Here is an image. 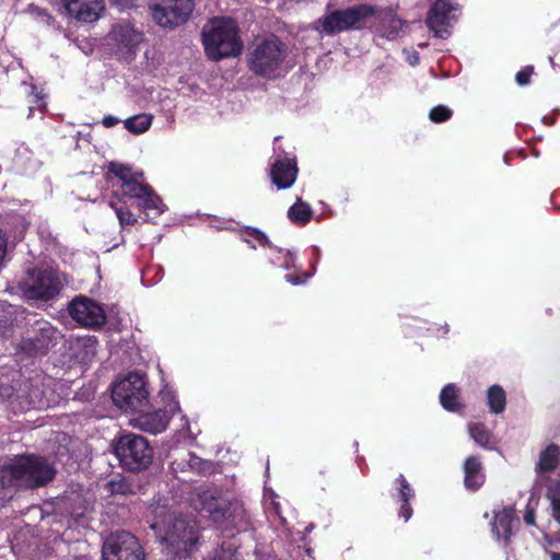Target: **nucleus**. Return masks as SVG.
<instances>
[{
    "instance_id": "nucleus-11",
    "label": "nucleus",
    "mask_w": 560,
    "mask_h": 560,
    "mask_svg": "<svg viewBox=\"0 0 560 560\" xmlns=\"http://www.w3.org/2000/svg\"><path fill=\"white\" fill-rule=\"evenodd\" d=\"M103 560H143V552L138 539L130 533L120 530L112 534L104 541Z\"/></svg>"
},
{
    "instance_id": "nucleus-39",
    "label": "nucleus",
    "mask_w": 560,
    "mask_h": 560,
    "mask_svg": "<svg viewBox=\"0 0 560 560\" xmlns=\"http://www.w3.org/2000/svg\"><path fill=\"white\" fill-rule=\"evenodd\" d=\"M533 68H526L516 73L515 80L518 85H526L529 83V78L532 74Z\"/></svg>"
},
{
    "instance_id": "nucleus-44",
    "label": "nucleus",
    "mask_w": 560,
    "mask_h": 560,
    "mask_svg": "<svg viewBox=\"0 0 560 560\" xmlns=\"http://www.w3.org/2000/svg\"><path fill=\"white\" fill-rule=\"evenodd\" d=\"M119 121H120L119 118L108 115L103 118L102 124L104 127L110 128V127L116 126Z\"/></svg>"
},
{
    "instance_id": "nucleus-30",
    "label": "nucleus",
    "mask_w": 560,
    "mask_h": 560,
    "mask_svg": "<svg viewBox=\"0 0 560 560\" xmlns=\"http://www.w3.org/2000/svg\"><path fill=\"white\" fill-rule=\"evenodd\" d=\"M38 331L40 332V338L36 339V343L34 348L36 350H45L49 347L50 341L56 338L57 331L49 326L47 323H44L38 327Z\"/></svg>"
},
{
    "instance_id": "nucleus-43",
    "label": "nucleus",
    "mask_w": 560,
    "mask_h": 560,
    "mask_svg": "<svg viewBox=\"0 0 560 560\" xmlns=\"http://www.w3.org/2000/svg\"><path fill=\"white\" fill-rule=\"evenodd\" d=\"M399 515L400 517H402L406 522L411 517L412 515V509L411 506L409 505L408 502H404L401 508H400V511H399Z\"/></svg>"
},
{
    "instance_id": "nucleus-22",
    "label": "nucleus",
    "mask_w": 560,
    "mask_h": 560,
    "mask_svg": "<svg viewBox=\"0 0 560 560\" xmlns=\"http://www.w3.org/2000/svg\"><path fill=\"white\" fill-rule=\"evenodd\" d=\"M72 357L82 364L90 363L97 351V339L94 336L77 338L71 343Z\"/></svg>"
},
{
    "instance_id": "nucleus-3",
    "label": "nucleus",
    "mask_w": 560,
    "mask_h": 560,
    "mask_svg": "<svg viewBox=\"0 0 560 560\" xmlns=\"http://www.w3.org/2000/svg\"><path fill=\"white\" fill-rule=\"evenodd\" d=\"M0 471L3 486L25 488L44 486L55 476L54 467L46 459L33 455L15 457Z\"/></svg>"
},
{
    "instance_id": "nucleus-46",
    "label": "nucleus",
    "mask_w": 560,
    "mask_h": 560,
    "mask_svg": "<svg viewBox=\"0 0 560 560\" xmlns=\"http://www.w3.org/2000/svg\"><path fill=\"white\" fill-rule=\"evenodd\" d=\"M110 1L122 9L133 5V2H135V0H110Z\"/></svg>"
},
{
    "instance_id": "nucleus-49",
    "label": "nucleus",
    "mask_w": 560,
    "mask_h": 560,
    "mask_svg": "<svg viewBox=\"0 0 560 560\" xmlns=\"http://www.w3.org/2000/svg\"><path fill=\"white\" fill-rule=\"evenodd\" d=\"M175 469H180V470H184L185 469V466L183 465V462H176L173 464ZM175 474H178V470H175Z\"/></svg>"
},
{
    "instance_id": "nucleus-26",
    "label": "nucleus",
    "mask_w": 560,
    "mask_h": 560,
    "mask_svg": "<svg viewBox=\"0 0 560 560\" xmlns=\"http://www.w3.org/2000/svg\"><path fill=\"white\" fill-rule=\"evenodd\" d=\"M312 214L313 210L311 206L301 199H298V201L288 210V218L290 221L299 225L306 224L311 220Z\"/></svg>"
},
{
    "instance_id": "nucleus-5",
    "label": "nucleus",
    "mask_w": 560,
    "mask_h": 560,
    "mask_svg": "<svg viewBox=\"0 0 560 560\" xmlns=\"http://www.w3.org/2000/svg\"><path fill=\"white\" fill-rule=\"evenodd\" d=\"M287 57L284 44L276 37L258 42L248 57L249 68L257 75L276 78L283 71Z\"/></svg>"
},
{
    "instance_id": "nucleus-8",
    "label": "nucleus",
    "mask_w": 560,
    "mask_h": 560,
    "mask_svg": "<svg viewBox=\"0 0 560 560\" xmlns=\"http://www.w3.org/2000/svg\"><path fill=\"white\" fill-rule=\"evenodd\" d=\"M115 455L122 467L130 471L145 469L153 458V450L141 435L124 434L115 442Z\"/></svg>"
},
{
    "instance_id": "nucleus-54",
    "label": "nucleus",
    "mask_w": 560,
    "mask_h": 560,
    "mask_svg": "<svg viewBox=\"0 0 560 560\" xmlns=\"http://www.w3.org/2000/svg\"><path fill=\"white\" fill-rule=\"evenodd\" d=\"M304 276H305V279H308L311 277L310 273H304Z\"/></svg>"
},
{
    "instance_id": "nucleus-27",
    "label": "nucleus",
    "mask_w": 560,
    "mask_h": 560,
    "mask_svg": "<svg viewBox=\"0 0 560 560\" xmlns=\"http://www.w3.org/2000/svg\"><path fill=\"white\" fill-rule=\"evenodd\" d=\"M440 401L444 409L457 411L460 408L458 390L454 384H447L440 394Z\"/></svg>"
},
{
    "instance_id": "nucleus-32",
    "label": "nucleus",
    "mask_w": 560,
    "mask_h": 560,
    "mask_svg": "<svg viewBox=\"0 0 560 560\" xmlns=\"http://www.w3.org/2000/svg\"><path fill=\"white\" fill-rule=\"evenodd\" d=\"M109 205L115 210L121 226L133 225L137 222L136 215L130 210L117 206L114 201H110Z\"/></svg>"
},
{
    "instance_id": "nucleus-48",
    "label": "nucleus",
    "mask_w": 560,
    "mask_h": 560,
    "mask_svg": "<svg viewBox=\"0 0 560 560\" xmlns=\"http://www.w3.org/2000/svg\"><path fill=\"white\" fill-rule=\"evenodd\" d=\"M272 513L278 516L281 522H283V517L281 516V513H280V505L278 502H272Z\"/></svg>"
},
{
    "instance_id": "nucleus-53",
    "label": "nucleus",
    "mask_w": 560,
    "mask_h": 560,
    "mask_svg": "<svg viewBox=\"0 0 560 560\" xmlns=\"http://www.w3.org/2000/svg\"><path fill=\"white\" fill-rule=\"evenodd\" d=\"M291 264L288 261L285 262V265L283 266L285 269L290 268Z\"/></svg>"
},
{
    "instance_id": "nucleus-10",
    "label": "nucleus",
    "mask_w": 560,
    "mask_h": 560,
    "mask_svg": "<svg viewBox=\"0 0 560 560\" xmlns=\"http://www.w3.org/2000/svg\"><path fill=\"white\" fill-rule=\"evenodd\" d=\"M153 20L162 27L184 24L194 9L192 0H151Z\"/></svg>"
},
{
    "instance_id": "nucleus-13",
    "label": "nucleus",
    "mask_w": 560,
    "mask_h": 560,
    "mask_svg": "<svg viewBox=\"0 0 560 560\" xmlns=\"http://www.w3.org/2000/svg\"><path fill=\"white\" fill-rule=\"evenodd\" d=\"M457 5L452 0H436L427 18V25L439 38L450 36V27L456 20Z\"/></svg>"
},
{
    "instance_id": "nucleus-23",
    "label": "nucleus",
    "mask_w": 560,
    "mask_h": 560,
    "mask_svg": "<svg viewBox=\"0 0 560 560\" xmlns=\"http://www.w3.org/2000/svg\"><path fill=\"white\" fill-rule=\"evenodd\" d=\"M465 486L467 489L477 490L485 481L481 462L476 456H470L465 460Z\"/></svg>"
},
{
    "instance_id": "nucleus-34",
    "label": "nucleus",
    "mask_w": 560,
    "mask_h": 560,
    "mask_svg": "<svg viewBox=\"0 0 560 560\" xmlns=\"http://www.w3.org/2000/svg\"><path fill=\"white\" fill-rule=\"evenodd\" d=\"M452 110L443 105H439L430 110L429 117L433 122H443L450 119Z\"/></svg>"
},
{
    "instance_id": "nucleus-24",
    "label": "nucleus",
    "mask_w": 560,
    "mask_h": 560,
    "mask_svg": "<svg viewBox=\"0 0 560 560\" xmlns=\"http://www.w3.org/2000/svg\"><path fill=\"white\" fill-rule=\"evenodd\" d=\"M375 18L383 27V36L394 39L402 27V21L388 11L377 9Z\"/></svg>"
},
{
    "instance_id": "nucleus-20",
    "label": "nucleus",
    "mask_w": 560,
    "mask_h": 560,
    "mask_svg": "<svg viewBox=\"0 0 560 560\" xmlns=\"http://www.w3.org/2000/svg\"><path fill=\"white\" fill-rule=\"evenodd\" d=\"M201 505H196L202 512L208 513L209 517L217 524L221 525L223 521L230 517L229 504L225 500L217 499L209 492L199 495Z\"/></svg>"
},
{
    "instance_id": "nucleus-4",
    "label": "nucleus",
    "mask_w": 560,
    "mask_h": 560,
    "mask_svg": "<svg viewBox=\"0 0 560 560\" xmlns=\"http://www.w3.org/2000/svg\"><path fill=\"white\" fill-rule=\"evenodd\" d=\"M202 38L209 58L220 60L241 54L243 44L236 23L229 18H215L203 26Z\"/></svg>"
},
{
    "instance_id": "nucleus-2",
    "label": "nucleus",
    "mask_w": 560,
    "mask_h": 560,
    "mask_svg": "<svg viewBox=\"0 0 560 560\" xmlns=\"http://www.w3.org/2000/svg\"><path fill=\"white\" fill-rule=\"evenodd\" d=\"M150 527L163 545V551L177 558L188 556L199 539L195 520L177 516L165 508H158Z\"/></svg>"
},
{
    "instance_id": "nucleus-7",
    "label": "nucleus",
    "mask_w": 560,
    "mask_h": 560,
    "mask_svg": "<svg viewBox=\"0 0 560 560\" xmlns=\"http://www.w3.org/2000/svg\"><path fill=\"white\" fill-rule=\"evenodd\" d=\"M114 404L121 410L136 412L148 407L149 392L145 381L138 373H129L118 380L112 392Z\"/></svg>"
},
{
    "instance_id": "nucleus-41",
    "label": "nucleus",
    "mask_w": 560,
    "mask_h": 560,
    "mask_svg": "<svg viewBox=\"0 0 560 560\" xmlns=\"http://www.w3.org/2000/svg\"><path fill=\"white\" fill-rule=\"evenodd\" d=\"M187 456V466L191 469L200 470L202 465L201 458L192 454H188ZM184 462H186V459Z\"/></svg>"
},
{
    "instance_id": "nucleus-21",
    "label": "nucleus",
    "mask_w": 560,
    "mask_h": 560,
    "mask_svg": "<svg viewBox=\"0 0 560 560\" xmlns=\"http://www.w3.org/2000/svg\"><path fill=\"white\" fill-rule=\"evenodd\" d=\"M515 518L514 510L511 508H503L494 513L492 522V534L500 540L509 541L512 535V523Z\"/></svg>"
},
{
    "instance_id": "nucleus-17",
    "label": "nucleus",
    "mask_w": 560,
    "mask_h": 560,
    "mask_svg": "<svg viewBox=\"0 0 560 560\" xmlns=\"http://www.w3.org/2000/svg\"><path fill=\"white\" fill-rule=\"evenodd\" d=\"M10 404L22 411L28 408L48 407L49 400L45 397L44 390L38 384H25L18 389L16 394L11 398Z\"/></svg>"
},
{
    "instance_id": "nucleus-14",
    "label": "nucleus",
    "mask_w": 560,
    "mask_h": 560,
    "mask_svg": "<svg viewBox=\"0 0 560 560\" xmlns=\"http://www.w3.org/2000/svg\"><path fill=\"white\" fill-rule=\"evenodd\" d=\"M69 313L77 323L86 327H97L105 322L102 306L89 298L74 299L69 305Z\"/></svg>"
},
{
    "instance_id": "nucleus-40",
    "label": "nucleus",
    "mask_w": 560,
    "mask_h": 560,
    "mask_svg": "<svg viewBox=\"0 0 560 560\" xmlns=\"http://www.w3.org/2000/svg\"><path fill=\"white\" fill-rule=\"evenodd\" d=\"M8 240L5 234L0 230V269L3 267L7 254Z\"/></svg>"
},
{
    "instance_id": "nucleus-52",
    "label": "nucleus",
    "mask_w": 560,
    "mask_h": 560,
    "mask_svg": "<svg viewBox=\"0 0 560 560\" xmlns=\"http://www.w3.org/2000/svg\"><path fill=\"white\" fill-rule=\"evenodd\" d=\"M549 61H550V63H551L552 68L555 69V68H556V63H555V61H553V58H552V57H550V58H549Z\"/></svg>"
},
{
    "instance_id": "nucleus-37",
    "label": "nucleus",
    "mask_w": 560,
    "mask_h": 560,
    "mask_svg": "<svg viewBox=\"0 0 560 560\" xmlns=\"http://www.w3.org/2000/svg\"><path fill=\"white\" fill-rule=\"evenodd\" d=\"M31 94H32V97L33 100L31 101V103H34L35 105H32L30 106V114H28V117L32 115L33 110L35 108H43L44 105L42 104V101L44 98V96L42 95L40 92H36V88L35 86H31Z\"/></svg>"
},
{
    "instance_id": "nucleus-16",
    "label": "nucleus",
    "mask_w": 560,
    "mask_h": 560,
    "mask_svg": "<svg viewBox=\"0 0 560 560\" xmlns=\"http://www.w3.org/2000/svg\"><path fill=\"white\" fill-rule=\"evenodd\" d=\"M67 14L77 21L92 23L104 11V0H61Z\"/></svg>"
},
{
    "instance_id": "nucleus-19",
    "label": "nucleus",
    "mask_w": 560,
    "mask_h": 560,
    "mask_svg": "<svg viewBox=\"0 0 560 560\" xmlns=\"http://www.w3.org/2000/svg\"><path fill=\"white\" fill-rule=\"evenodd\" d=\"M560 448L556 444L548 445L539 455L535 471L536 485L547 486L549 478L546 474L553 471L559 464Z\"/></svg>"
},
{
    "instance_id": "nucleus-42",
    "label": "nucleus",
    "mask_w": 560,
    "mask_h": 560,
    "mask_svg": "<svg viewBox=\"0 0 560 560\" xmlns=\"http://www.w3.org/2000/svg\"><path fill=\"white\" fill-rule=\"evenodd\" d=\"M549 498L551 500L552 515L555 520L560 523V498L551 497L550 494Z\"/></svg>"
},
{
    "instance_id": "nucleus-28",
    "label": "nucleus",
    "mask_w": 560,
    "mask_h": 560,
    "mask_svg": "<svg viewBox=\"0 0 560 560\" xmlns=\"http://www.w3.org/2000/svg\"><path fill=\"white\" fill-rule=\"evenodd\" d=\"M505 392L502 387L493 385L488 389V405L494 413H500L505 408Z\"/></svg>"
},
{
    "instance_id": "nucleus-35",
    "label": "nucleus",
    "mask_w": 560,
    "mask_h": 560,
    "mask_svg": "<svg viewBox=\"0 0 560 560\" xmlns=\"http://www.w3.org/2000/svg\"><path fill=\"white\" fill-rule=\"evenodd\" d=\"M13 322L12 306L5 302L0 301V327H8Z\"/></svg>"
},
{
    "instance_id": "nucleus-47",
    "label": "nucleus",
    "mask_w": 560,
    "mask_h": 560,
    "mask_svg": "<svg viewBox=\"0 0 560 560\" xmlns=\"http://www.w3.org/2000/svg\"><path fill=\"white\" fill-rule=\"evenodd\" d=\"M285 280L293 285H298L303 282L300 280V278L298 276H294V275H287Z\"/></svg>"
},
{
    "instance_id": "nucleus-38",
    "label": "nucleus",
    "mask_w": 560,
    "mask_h": 560,
    "mask_svg": "<svg viewBox=\"0 0 560 560\" xmlns=\"http://www.w3.org/2000/svg\"><path fill=\"white\" fill-rule=\"evenodd\" d=\"M248 235L250 237H253V240L255 242H257L258 245L260 246H268L269 245V240L268 237L260 231L256 230V229H253L248 232Z\"/></svg>"
},
{
    "instance_id": "nucleus-25",
    "label": "nucleus",
    "mask_w": 560,
    "mask_h": 560,
    "mask_svg": "<svg viewBox=\"0 0 560 560\" xmlns=\"http://www.w3.org/2000/svg\"><path fill=\"white\" fill-rule=\"evenodd\" d=\"M153 116L151 114H138L124 120L125 128L135 135H140L150 129Z\"/></svg>"
},
{
    "instance_id": "nucleus-15",
    "label": "nucleus",
    "mask_w": 560,
    "mask_h": 560,
    "mask_svg": "<svg viewBox=\"0 0 560 560\" xmlns=\"http://www.w3.org/2000/svg\"><path fill=\"white\" fill-rule=\"evenodd\" d=\"M145 409L147 408H143L141 411H136L135 413H138V416L133 418L130 423L144 432L156 434L166 429L170 419L168 413L177 411L179 406L178 402H174L172 406L165 407L164 410L153 412H148Z\"/></svg>"
},
{
    "instance_id": "nucleus-33",
    "label": "nucleus",
    "mask_w": 560,
    "mask_h": 560,
    "mask_svg": "<svg viewBox=\"0 0 560 560\" xmlns=\"http://www.w3.org/2000/svg\"><path fill=\"white\" fill-rule=\"evenodd\" d=\"M396 483L398 485V499L402 502H409V500L411 498H413L415 493H413V490L411 489L409 482L406 480V478L400 475L397 479H396Z\"/></svg>"
},
{
    "instance_id": "nucleus-9",
    "label": "nucleus",
    "mask_w": 560,
    "mask_h": 560,
    "mask_svg": "<svg viewBox=\"0 0 560 560\" xmlns=\"http://www.w3.org/2000/svg\"><path fill=\"white\" fill-rule=\"evenodd\" d=\"M376 12V7L359 4L345 10L330 11L317 23L322 25L324 33L331 35L349 28H361L362 24L374 16Z\"/></svg>"
},
{
    "instance_id": "nucleus-50",
    "label": "nucleus",
    "mask_w": 560,
    "mask_h": 560,
    "mask_svg": "<svg viewBox=\"0 0 560 560\" xmlns=\"http://www.w3.org/2000/svg\"><path fill=\"white\" fill-rule=\"evenodd\" d=\"M551 560H560V553L558 552H551L550 553Z\"/></svg>"
},
{
    "instance_id": "nucleus-36",
    "label": "nucleus",
    "mask_w": 560,
    "mask_h": 560,
    "mask_svg": "<svg viewBox=\"0 0 560 560\" xmlns=\"http://www.w3.org/2000/svg\"><path fill=\"white\" fill-rule=\"evenodd\" d=\"M212 560H237V558L231 545H223L220 550L214 552Z\"/></svg>"
},
{
    "instance_id": "nucleus-12",
    "label": "nucleus",
    "mask_w": 560,
    "mask_h": 560,
    "mask_svg": "<svg viewBox=\"0 0 560 560\" xmlns=\"http://www.w3.org/2000/svg\"><path fill=\"white\" fill-rule=\"evenodd\" d=\"M107 39L109 45L116 49L117 54L122 57H130L135 55L139 45L142 43L143 34L135 28L131 23L124 21L112 27Z\"/></svg>"
},
{
    "instance_id": "nucleus-29",
    "label": "nucleus",
    "mask_w": 560,
    "mask_h": 560,
    "mask_svg": "<svg viewBox=\"0 0 560 560\" xmlns=\"http://www.w3.org/2000/svg\"><path fill=\"white\" fill-rule=\"evenodd\" d=\"M468 432L470 438L481 447L489 448L491 444V432L482 423H469Z\"/></svg>"
},
{
    "instance_id": "nucleus-31",
    "label": "nucleus",
    "mask_w": 560,
    "mask_h": 560,
    "mask_svg": "<svg viewBox=\"0 0 560 560\" xmlns=\"http://www.w3.org/2000/svg\"><path fill=\"white\" fill-rule=\"evenodd\" d=\"M106 489L112 494L126 495V494L132 493L131 486L127 482V480L125 478H120V477L110 479L106 485Z\"/></svg>"
},
{
    "instance_id": "nucleus-1",
    "label": "nucleus",
    "mask_w": 560,
    "mask_h": 560,
    "mask_svg": "<svg viewBox=\"0 0 560 560\" xmlns=\"http://www.w3.org/2000/svg\"><path fill=\"white\" fill-rule=\"evenodd\" d=\"M107 182L112 183L115 196L121 199H136L138 207L150 218L162 214L166 207L160 196L143 180V173L130 166L110 162L107 166Z\"/></svg>"
},
{
    "instance_id": "nucleus-45",
    "label": "nucleus",
    "mask_w": 560,
    "mask_h": 560,
    "mask_svg": "<svg viewBox=\"0 0 560 560\" xmlns=\"http://www.w3.org/2000/svg\"><path fill=\"white\" fill-rule=\"evenodd\" d=\"M524 521L527 525H534L535 524V514L534 510L527 508L526 513L524 515Z\"/></svg>"
},
{
    "instance_id": "nucleus-6",
    "label": "nucleus",
    "mask_w": 560,
    "mask_h": 560,
    "mask_svg": "<svg viewBox=\"0 0 560 560\" xmlns=\"http://www.w3.org/2000/svg\"><path fill=\"white\" fill-rule=\"evenodd\" d=\"M63 275L52 268H34L19 282L26 299L48 301L59 294Z\"/></svg>"
},
{
    "instance_id": "nucleus-51",
    "label": "nucleus",
    "mask_w": 560,
    "mask_h": 560,
    "mask_svg": "<svg viewBox=\"0 0 560 560\" xmlns=\"http://www.w3.org/2000/svg\"><path fill=\"white\" fill-rule=\"evenodd\" d=\"M419 60V57L417 55H415L413 57H411V59L409 60L410 65L415 66Z\"/></svg>"
},
{
    "instance_id": "nucleus-18",
    "label": "nucleus",
    "mask_w": 560,
    "mask_h": 560,
    "mask_svg": "<svg viewBox=\"0 0 560 560\" xmlns=\"http://www.w3.org/2000/svg\"><path fill=\"white\" fill-rule=\"evenodd\" d=\"M298 175V166L294 160L281 158L277 155L275 163L271 166L270 176L272 183L279 189L291 187Z\"/></svg>"
}]
</instances>
